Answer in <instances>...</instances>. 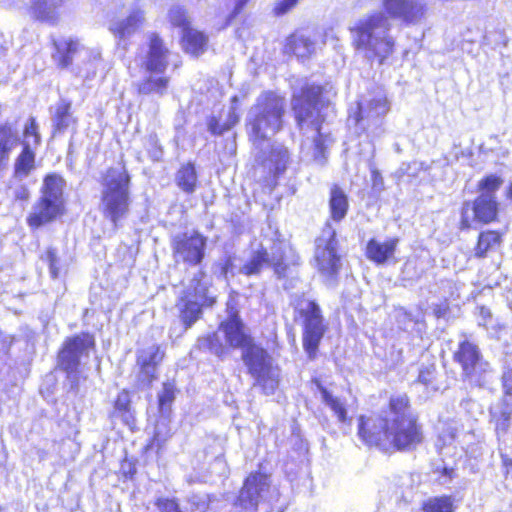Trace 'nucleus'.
<instances>
[{
    "mask_svg": "<svg viewBox=\"0 0 512 512\" xmlns=\"http://www.w3.org/2000/svg\"><path fill=\"white\" fill-rule=\"evenodd\" d=\"M384 11L376 10L359 17L350 27L351 42L357 54L370 65H383L396 47L390 18L416 24L424 17V0H381Z\"/></svg>",
    "mask_w": 512,
    "mask_h": 512,
    "instance_id": "f257e3e1",
    "label": "nucleus"
},
{
    "mask_svg": "<svg viewBox=\"0 0 512 512\" xmlns=\"http://www.w3.org/2000/svg\"><path fill=\"white\" fill-rule=\"evenodd\" d=\"M358 436L368 446L382 450H414L423 441L422 427L411 412L407 395L392 396L388 410L377 415L361 416Z\"/></svg>",
    "mask_w": 512,
    "mask_h": 512,
    "instance_id": "f03ea898",
    "label": "nucleus"
},
{
    "mask_svg": "<svg viewBox=\"0 0 512 512\" xmlns=\"http://www.w3.org/2000/svg\"><path fill=\"white\" fill-rule=\"evenodd\" d=\"M322 88L315 84H305L292 96V109L299 129L303 133L301 154L307 161L324 165L327 160L329 135L322 132V117L318 109V99Z\"/></svg>",
    "mask_w": 512,
    "mask_h": 512,
    "instance_id": "7ed1b4c3",
    "label": "nucleus"
},
{
    "mask_svg": "<svg viewBox=\"0 0 512 512\" xmlns=\"http://www.w3.org/2000/svg\"><path fill=\"white\" fill-rule=\"evenodd\" d=\"M285 107V99L275 92L264 91L257 97L245 120L248 136L255 146L259 147L282 130Z\"/></svg>",
    "mask_w": 512,
    "mask_h": 512,
    "instance_id": "20e7f679",
    "label": "nucleus"
},
{
    "mask_svg": "<svg viewBox=\"0 0 512 512\" xmlns=\"http://www.w3.org/2000/svg\"><path fill=\"white\" fill-rule=\"evenodd\" d=\"M130 175L125 167H112L107 170L103 179L100 208L103 216L118 227L130 206Z\"/></svg>",
    "mask_w": 512,
    "mask_h": 512,
    "instance_id": "39448f33",
    "label": "nucleus"
},
{
    "mask_svg": "<svg viewBox=\"0 0 512 512\" xmlns=\"http://www.w3.org/2000/svg\"><path fill=\"white\" fill-rule=\"evenodd\" d=\"M55 52L54 60L61 68L73 66L79 76L90 79L96 75L101 64V52L98 48L85 47L79 40L71 37L52 38Z\"/></svg>",
    "mask_w": 512,
    "mask_h": 512,
    "instance_id": "423d86ee",
    "label": "nucleus"
},
{
    "mask_svg": "<svg viewBox=\"0 0 512 512\" xmlns=\"http://www.w3.org/2000/svg\"><path fill=\"white\" fill-rule=\"evenodd\" d=\"M94 347L93 336L81 333L68 338L58 353V368L65 372L64 387L68 393L77 395L80 386V360Z\"/></svg>",
    "mask_w": 512,
    "mask_h": 512,
    "instance_id": "0eeeda50",
    "label": "nucleus"
},
{
    "mask_svg": "<svg viewBox=\"0 0 512 512\" xmlns=\"http://www.w3.org/2000/svg\"><path fill=\"white\" fill-rule=\"evenodd\" d=\"M203 278V273L197 272L176 305L185 331L200 319L203 306H210L215 302L214 297L209 295L208 284Z\"/></svg>",
    "mask_w": 512,
    "mask_h": 512,
    "instance_id": "6e6552de",
    "label": "nucleus"
},
{
    "mask_svg": "<svg viewBox=\"0 0 512 512\" xmlns=\"http://www.w3.org/2000/svg\"><path fill=\"white\" fill-rule=\"evenodd\" d=\"M314 259L319 273L328 285H335L341 269V256L338 253V240L335 229L327 223L315 241Z\"/></svg>",
    "mask_w": 512,
    "mask_h": 512,
    "instance_id": "1a4fd4ad",
    "label": "nucleus"
},
{
    "mask_svg": "<svg viewBox=\"0 0 512 512\" xmlns=\"http://www.w3.org/2000/svg\"><path fill=\"white\" fill-rule=\"evenodd\" d=\"M242 359L263 392L273 394L279 384V372L272 367L267 351L253 342L242 350Z\"/></svg>",
    "mask_w": 512,
    "mask_h": 512,
    "instance_id": "9d476101",
    "label": "nucleus"
},
{
    "mask_svg": "<svg viewBox=\"0 0 512 512\" xmlns=\"http://www.w3.org/2000/svg\"><path fill=\"white\" fill-rule=\"evenodd\" d=\"M294 308L303 322V347L312 358L325 333L320 306L313 300L300 297L294 303Z\"/></svg>",
    "mask_w": 512,
    "mask_h": 512,
    "instance_id": "9b49d317",
    "label": "nucleus"
},
{
    "mask_svg": "<svg viewBox=\"0 0 512 512\" xmlns=\"http://www.w3.org/2000/svg\"><path fill=\"white\" fill-rule=\"evenodd\" d=\"M454 360L462 368V376L471 385L483 387L490 379V364L485 361L478 346L468 340L459 343Z\"/></svg>",
    "mask_w": 512,
    "mask_h": 512,
    "instance_id": "f8f14e48",
    "label": "nucleus"
},
{
    "mask_svg": "<svg viewBox=\"0 0 512 512\" xmlns=\"http://www.w3.org/2000/svg\"><path fill=\"white\" fill-rule=\"evenodd\" d=\"M390 110L386 94L378 91L373 97L363 99L357 103L355 110H351L348 122H353L363 131L378 134L383 118Z\"/></svg>",
    "mask_w": 512,
    "mask_h": 512,
    "instance_id": "ddd939ff",
    "label": "nucleus"
},
{
    "mask_svg": "<svg viewBox=\"0 0 512 512\" xmlns=\"http://www.w3.org/2000/svg\"><path fill=\"white\" fill-rule=\"evenodd\" d=\"M64 187L65 181L61 176L50 174L45 177L38 211L34 212V227L48 223L63 213Z\"/></svg>",
    "mask_w": 512,
    "mask_h": 512,
    "instance_id": "4468645a",
    "label": "nucleus"
},
{
    "mask_svg": "<svg viewBox=\"0 0 512 512\" xmlns=\"http://www.w3.org/2000/svg\"><path fill=\"white\" fill-rule=\"evenodd\" d=\"M288 246L283 241L274 242L270 252L260 247L251 252L249 260L239 269L246 276L257 275L264 265H271L278 277L285 276L287 264L285 262Z\"/></svg>",
    "mask_w": 512,
    "mask_h": 512,
    "instance_id": "2eb2a0df",
    "label": "nucleus"
},
{
    "mask_svg": "<svg viewBox=\"0 0 512 512\" xmlns=\"http://www.w3.org/2000/svg\"><path fill=\"white\" fill-rule=\"evenodd\" d=\"M207 238L198 231L184 232L174 236L172 248L177 261L198 265L205 256Z\"/></svg>",
    "mask_w": 512,
    "mask_h": 512,
    "instance_id": "dca6fc26",
    "label": "nucleus"
},
{
    "mask_svg": "<svg viewBox=\"0 0 512 512\" xmlns=\"http://www.w3.org/2000/svg\"><path fill=\"white\" fill-rule=\"evenodd\" d=\"M269 492V477L262 473H251L244 481L237 504L247 510H256L260 501L268 500Z\"/></svg>",
    "mask_w": 512,
    "mask_h": 512,
    "instance_id": "f3484780",
    "label": "nucleus"
},
{
    "mask_svg": "<svg viewBox=\"0 0 512 512\" xmlns=\"http://www.w3.org/2000/svg\"><path fill=\"white\" fill-rule=\"evenodd\" d=\"M169 49L157 33L148 35V44L141 67L148 73L163 74L168 67Z\"/></svg>",
    "mask_w": 512,
    "mask_h": 512,
    "instance_id": "a211bd4d",
    "label": "nucleus"
},
{
    "mask_svg": "<svg viewBox=\"0 0 512 512\" xmlns=\"http://www.w3.org/2000/svg\"><path fill=\"white\" fill-rule=\"evenodd\" d=\"M163 357L164 352L157 345L138 351L137 365L139 366V373L137 379L141 388H149L153 381L157 379V367L162 362Z\"/></svg>",
    "mask_w": 512,
    "mask_h": 512,
    "instance_id": "6ab92c4d",
    "label": "nucleus"
},
{
    "mask_svg": "<svg viewBox=\"0 0 512 512\" xmlns=\"http://www.w3.org/2000/svg\"><path fill=\"white\" fill-rule=\"evenodd\" d=\"M219 332L223 335L226 344L232 348L244 350L253 343L252 337L245 331V325L237 312L221 322Z\"/></svg>",
    "mask_w": 512,
    "mask_h": 512,
    "instance_id": "aec40b11",
    "label": "nucleus"
},
{
    "mask_svg": "<svg viewBox=\"0 0 512 512\" xmlns=\"http://www.w3.org/2000/svg\"><path fill=\"white\" fill-rule=\"evenodd\" d=\"M256 161L267 169L270 174L278 176L285 172L290 163V154L286 147L281 144H275L270 148L268 154L260 151L256 155Z\"/></svg>",
    "mask_w": 512,
    "mask_h": 512,
    "instance_id": "412c9836",
    "label": "nucleus"
},
{
    "mask_svg": "<svg viewBox=\"0 0 512 512\" xmlns=\"http://www.w3.org/2000/svg\"><path fill=\"white\" fill-rule=\"evenodd\" d=\"M144 21V11L140 8H134L125 19L111 21L109 30L115 37L124 40L132 36L143 25Z\"/></svg>",
    "mask_w": 512,
    "mask_h": 512,
    "instance_id": "4be33fe9",
    "label": "nucleus"
},
{
    "mask_svg": "<svg viewBox=\"0 0 512 512\" xmlns=\"http://www.w3.org/2000/svg\"><path fill=\"white\" fill-rule=\"evenodd\" d=\"M285 51L297 58H308L316 51V34L310 35L298 31L286 39Z\"/></svg>",
    "mask_w": 512,
    "mask_h": 512,
    "instance_id": "5701e85b",
    "label": "nucleus"
},
{
    "mask_svg": "<svg viewBox=\"0 0 512 512\" xmlns=\"http://www.w3.org/2000/svg\"><path fill=\"white\" fill-rule=\"evenodd\" d=\"M475 218L482 223L494 221L498 213V203L495 195L481 193L473 202Z\"/></svg>",
    "mask_w": 512,
    "mask_h": 512,
    "instance_id": "b1692460",
    "label": "nucleus"
},
{
    "mask_svg": "<svg viewBox=\"0 0 512 512\" xmlns=\"http://www.w3.org/2000/svg\"><path fill=\"white\" fill-rule=\"evenodd\" d=\"M397 245V238L389 239L383 243L376 239H371L366 247L367 258L378 265L384 264L394 255Z\"/></svg>",
    "mask_w": 512,
    "mask_h": 512,
    "instance_id": "393cba45",
    "label": "nucleus"
},
{
    "mask_svg": "<svg viewBox=\"0 0 512 512\" xmlns=\"http://www.w3.org/2000/svg\"><path fill=\"white\" fill-rule=\"evenodd\" d=\"M157 74L158 73H150L148 77L138 83L137 88L139 94H155L159 97L166 94L170 79L167 76H157Z\"/></svg>",
    "mask_w": 512,
    "mask_h": 512,
    "instance_id": "a878e982",
    "label": "nucleus"
},
{
    "mask_svg": "<svg viewBox=\"0 0 512 512\" xmlns=\"http://www.w3.org/2000/svg\"><path fill=\"white\" fill-rule=\"evenodd\" d=\"M207 41V37L201 31L191 27L182 32L183 48L187 53L193 56H199L204 53L207 47Z\"/></svg>",
    "mask_w": 512,
    "mask_h": 512,
    "instance_id": "bb28decb",
    "label": "nucleus"
},
{
    "mask_svg": "<svg viewBox=\"0 0 512 512\" xmlns=\"http://www.w3.org/2000/svg\"><path fill=\"white\" fill-rule=\"evenodd\" d=\"M329 208L331 218L337 222L345 218L349 208L347 195L336 185L330 191Z\"/></svg>",
    "mask_w": 512,
    "mask_h": 512,
    "instance_id": "cd10ccee",
    "label": "nucleus"
},
{
    "mask_svg": "<svg viewBox=\"0 0 512 512\" xmlns=\"http://www.w3.org/2000/svg\"><path fill=\"white\" fill-rule=\"evenodd\" d=\"M17 133L8 124L0 125V170L6 165L11 150L18 144Z\"/></svg>",
    "mask_w": 512,
    "mask_h": 512,
    "instance_id": "c85d7f7f",
    "label": "nucleus"
},
{
    "mask_svg": "<svg viewBox=\"0 0 512 512\" xmlns=\"http://www.w3.org/2000/svg\"><path fill=\"white\" fill-rule=\"evenodd\" d=\"M501 234L497 231L487 230L481 232L478 237L477 245L474 249L475 257L485 258L489 252H493L501 245Z\"/></svg>",
    "mask_w": 512,
    "mask_h": 512,
    "instance_id": "c756f323",
    "label": "nucleus"
},
{
    "mask_svg": "<svg viewBox=\"0 0 512 512\" xmlns=\"http://www.w3.org/2000/svg\"><path fill=\"white\" fill-rule=\"evenodd\" d=\"M71 104L62 100L56 106L55 115L53 118L54 131L64 133L69 128H74L76 120L70 113Z\"/></svg>",
    "mask_w": 512,
    "mask_h": 512,
    "instance_id": "7c9ffc66",
    "label": "nucleus"
},
{
    "mask_svg": "<svg viewBox=\"0 0 512 512\" xmlns=\"http://www.w3.org/2000/svg\"><path fill=\"white\" fill-rule=\"evenodd\" d=\"M131 400L127 391H121L114 403L113 416L119 417L125 425L131 426L134 423V416L131 411Z\"/></svg>",
    "mask_w": 512,
    "mask_h": 512,
    "instance_id": "2f4dec72",
    "label": "nucleus"
},
{
    "mask_svg": "<svg viewBox=\"0 0 512 512\" xmlns=\"http://www.w3.org/2000/svg\"><path fill=\"white\" fill-rule=\"evenodd\" d=\"M64 0H37L34 2V16L49 23L57 19V8Z\"/></svg>",
    "mask_w": 512,
    "mask_h": 512,
    "instance_id": "473e14b6",
    "label": "nucleus"
},
{
    "mask_svg": "<svg viewBox=\"0 0 512 512\" xmlns=\"http://www.w3.org/2000/svg\"><path fill=\"white\" fill-rule=\"evenodd\" d=\"M176 183L186 193H193L197 184V174L193 164L182 166L176 174Z\"/></svg>",
    "mask_w": 512,
    "mask_h": 512,
    "instance_id": "72a5a7b5",
    "label": "nucleus"
},
{
    "mask_svg": "<svg viewBox=\"0 0 512 512\" xmlns=\"http://www.w3.org/2000/svg\"><path fill=\"white\" fill-rule=\"evenodd\" d=\"M423 512H454V498L450 495L430 497L422 503Z\"/></svg>",
    "mask_w": 512,
    "mask_h": 512,
    "instance_id": "f704fd0d",
    "label": "nucleus"
},
{
    "mask_svg": "<svg viewBox=\"0 0 512 512\" xmlns=\"http://www.w3.org/2000/svg\"><path fill=\"white\" fill-rule=\"evenodd\" d=\"M32 170V151L29 144H25L21 154L14 164V177L22 181L27 178Z\"/></svg>",
    "mask_w": 512,
    "mask_h": 512,
    "instance_id": "c9c22d12",
    "label": "nucleus"
},
{
    "mask_svg": "<svg viewBox=\"0 0 512 512\" xmlns=\"http://www.w3.org/2000/svg\"><path fill=\"white\" fill-rule=\"evenodd\" d=\"M320 392L323 402L333 411L338 421L346 423L348 416L345 401L333 396L326 388H321Z\"/></svg>",
    "mask_w": 512,
    "mask_h": 512,
    "instance_id": "e433bc0d",
    "label": "nucleus"
},
{
    "mask_svg": "<svg viewBox=\"0 0 512 512\" xmlns=\"http://www.w3.org/2000/svg\"><path fill=\"white\" fill-rule=\"evenodd\" d=\"M175 393L176 387L173 382L167 381L163 383L162 389L158 393V406L163 418L170 412L171 404L175 399Z\"/></svg>",
    "mask_w": 512,
    "mask_h": 512,
    "instance_id": "4c0bfd02",
    "label": "nucleus"
},
{
    "mask_svg": "<svg viewBox=\"0 0 512 512\" xmlns=\"http://www.w3.org/2000/svg\"><path fill=\"white\" fill-rule=\"evenodd\" d=\"M219 330L215 333L201 337L197 341V345L202 350H207L216 356H221L224 353V345L220 337Z\"/></svg>",
    "mask_w": 512,
    "mask_h": 512,
    "instance_id": "58836bf2",
    "label": "nucleus"
},
{
    "mask_svg": "<svg viewBox=\"0 0 512 512\" xmlns=\"http://www.w3.org/2000/svg\"><path fill=\"white\" fill-rule=\"evenodd\" d=\"M436 366L434 364L422 365L419 369L416 383L422 384L426 387H430L433 390H437L435 384L436 378Z\"/></svg>",
    "mask_w": 512,
    "mask_h": 512,
    "instance_id": "ea45409f",
    "label": "nucleus"
},
{
    "mask_svg": "<svg viewBox=\"0 0 512 512\" xmlns=\"http://www.w3.org/2000/svg\"><path fill=\"white\" fill-rule=\"evenodd\" d=\"M169 21L170 23L175 26L182 29V32L185 29L190 28V21L186 14V11L180 7V6H173L169 10Z\"/></svg>",
    "mask_w": 512,
    "mask_h": 512,
    "instance_id": "a19ab883",
    "label": "nucleus"
},
{
    "mask_svg": "<svg viewBox=\"0 0 512 512\" xmlns=\"http://www.w3.org/2000/svg\"><path fill=\"white\" fill-rule=\"evenodd\" d=\"M40 261L46 264L49 268L50 276L57 278L60 272L59 258L56 254L55 249L48 248L44 254L40 256Z\"/></svg>",
    "mask_w": 512,
    "mask_h": 512,
    "instance_id": "79ce46f5",
    "label": "nucleus"
},
{
    "mask_svg": "<svg viewBox=\"0 0 512 512\" xmlns=\"http://www.w3.org/2000/svg\"><path fill=\"white\" fill-rule=\"evenodd\" d=\"M502 184L503 179L500 176L490 174L479 181L478 188L481 193H491L495 195V192L501 187Z\"/></svg>",
    "mask_w": 512,
    "mask_h": 512,
    "instance_id": "37998d69",
    "label": "nucleus"
},
{
    "mask_svg": "<svg viewBox=\"0 0 512 512\" xmlns=\"http://www.w3.org/2000/svg\"><path fill=\"white\" fill-rule=\"evenodd\" d=\"M157 512H182L178 502L170 498H158L155 501Z\"/></svg>",
    "mask_w": 512,
    "mask_h": 512,
    "instance_id": "c03bdc74",
    "label": "nucleus"
},
{
    "mask_svg": "<svg viewBox=\"0 0 512 512\" xmlns=\"http://www.w3.org/2000/svg\"><path fill=\"white\" fill-rule=\"evenodd\" d=\"M169 436V431L167 430V423L165 419H161L157 422L154 431L153 444L160 447L162 443H164Z\"/></svg>",
    "mask_w": 512,
    "mask_h": 512,
    "instance_id": "a18cd8bd",
    "label": "nucleus"
},
{
    "mask_svg": "<svg viewBox=\"0 0 512 512\" xmlns=\"http://www.w3.org/2000/svg\"><path fill=\"white\" fill-rule=\"evenodd\" d=\"M239 101L238 96H233L231 99V107L229 109L227 119L224 121L225 128L227 130H230L232 127H234L240 120V115L237 112V103Z\"/></svg>",
    "mask_w": 512,
    "mask_h": 512,
    "instance_id": "49530a36",
    "label": "nucleus"
},
{
    "mask_svg": "<svg viewBox=\"0 0 512 512\" xmlns=\"http://www.w3.org/2000/svg\"><path fill=\"white\" fill-rule=\"evenodd\" d=\"M147 151L153 161H159L161 159L163 151L156 135H150L147 138Z\"/></svg>",
    "mask_w": 512,
    "mask_h": 512,
    "instance_id": "de8ad7c7",
    "label": "nucleus"
},
{
    "mask_svg": "<svg viewBox=\"0 0 512 512\" xmlns=\"http://www.w3.org/2000/svg\"><path fill=\"white\" fill-rule=\"evenodd\" d=\"M299 0H276L273 8V12L277 16H282L293 9Z\"/></svg>",
    "mask_w": 512,
    "mask_h": 512,
    "instance_id": "09e8293b",
    "label": "nucleus"
},
{
    "mask_svg": "<svg viewBox=\"0 0 512 512\" xmlns=\"http://www.w3.org/2000/svg\"><path fill=\"white\" fill-rule=\"evenodd\" d=\"M502 385L506 395L512 396V363L504 365Z\"/></svg>",
    "mask_w": 512,
    "mask_h": 512,
    "instance_id": "8fccbe9b",
    "label": "nucleus"
},
{
    "mask_svg": "<svg viewBox=\"0 0 512 512\" xmlns=\"http://www.w3.org/2000/svg\"><path fill=\"white\" fill-rule=\"evenodd\" d=\"M510 425V413L504 411L496 420V432L498 435L505 434Z\"/></svg>",
    "mask_w": 512,
    "mask_h": 512,
    "instance_id": "3c124183",
    "label": "nucleus"
},
{
    "mask_svg": "<svg viewBox=\"0 0 512 512\" xmlns=\"http://www.w3.org/2000/svg\"><path fill=\"white\" fill-rule=\"evenodd\" d=\"M208 130L213 134V135H221L223 134L225 131H228L226 128H225V124H221L219 122V120L216 118V117H211L209 120H208Z\"/></svg>",
    "mask_w": 512,
    "mask_h": 512,
    "instance_id": "603ef678",
    "label": "nucleus"
},
{
    "mask_svg": "<svg viewBox=\"0 0 512 512\" xmlns=\"http://www.w3.org/2000/svg\"><path fill=\"white\" fill-rule=\"evenodd\" d=\"M458 429L454 425H448L447 428L442 432L440 440H443L444 444L451 443L457 435Z\"/></svg>",
    "mask_w": 512,
    "mask_h": 512,
    "instance_id": "864d4df0",
    "label": "nucleus"
},
{
    "mask_svg": "<svg viewBox=\"0 0 512 512\" xmlns=\"http://www.w3.org/2000/svg\"><path fill=\"white\" fill-rule=\"evenodd\" d=\"M248 2L249 0H235L234 8L227 17V24H230L232 20L236 18V16L242 11Z\"/></svg>",
    "mask_w": 512,
    "mask_h": 512,
    "instance_id": "5fc2aeb1",
    "label": "nucleus"
},
{
    "mask_svg": "<svg viewBox=\"0 0 512 512\" xmlns=\"http://www.w3.org/2000/svg\"><path fill=\"white\" fill-rule=\"evenodd\" d=\"M492 314L489 308H486L484 306H481L479 308V325L480 326H486L488 320L491 318Z\"/></svg>",
    "mask_w": 512,
    "mask_h": 512,
    "instance_id": "6e6d98bb",
    "label": "nucleus"
},
{
    "mask_svg": "<svg viewBox=\"0 0 512 512\" xmlns=\"http://www.w3.org/2000/svg\"><path fill=\"white\" fill-rule=\"evenodd\" d=\"M29 194V189L25 186H21L15 189V195L20 200H28Z\"/></svg>",
    "mask_w": 512,
    "mask_h": 512,
    "instance_id": "4d7b16f0",
    "label": "nucleus"
},
{
    "mask_svg": "<svg viewBox=\"0 0 512 512\" xmlns=\"http://www.w3.org/2000/svg\"><path fill=\"white\" fill-rule=\"evenodd\" d=\"M229 273H231L232 275L234 274L231 258L226 259L222 267V274L225 276V278H227Z\"/></svg>",
    "mask_w": 512,
    "mask_h": 512,
    "instance_id": "13d9d810",
    "label": "nucleus"
},
{
    "mask_svg": "<svg viewBox=\"0 0 512 512\" xmlns=\"http://www.w3.org/2000/svg\"><path fill=\"white\" fill-rule=\"evenodd\" d=\"M373 187L378 188L383 185V178L377 170L372 171Z\"/></svg>",
    "mask_w": 512,
    "mask_h": 512,
    "instance_id": "bf43d9fd",
    "label": "nucleus"
},
{
    "mask_svg": "<svg viewBox=\"0 0 512 512\" xmlns=\"http://www.w3.org/2000/svg\"><path fill=\"white\" fill-rule=\"evenodd\" d=\"M422 167V164L421 163H417V162H414L412 164H409L407 166V173H408V176H416V172L418 170H420Z\"/></svg>",
    "mask_w": 512,
    "mask_h": 512,
    "instance_id": "052dcab7",
    "label": "nucleus"
},
{
    "mask_svg": "<svg viewBox=\"0 0 512 512\" xmlns=\"http://www.w3.org/2000/svg\"><path fill=\"white\" fill-rule=\"evenodd\" d=\"M442 475L445 476L448 481H450L454 477V469L453 468H448V467H443Z\"/></svg>",
    "mask_w": 512,
    "mask_h": 512,
    "instance_id": "680f3d73",
    "label": "nucleus"
},
{
    "mask_svg": "<svg viewBox=\"0 0 512 512\" xmlns=\"http://www.w3.org/2000/svg\"><path fill=\"white\" fill-rule=\"evenodd\" d=\"M506 197L512 201V183L507 188Z\"/></svg>",
    "mask_w": 512,
    "mask_h": 512,
    "instance_id": "e2e57ef3",
    "label": "nucleus"
},
{
    "mask_svg": "<svg viewBox=\"0 0 512 512\" xmlns=\"http://www.w3.org/2000/svg\"><path fill=\"white\" fill-rule=\"evenodd\" d=\"M32 127V118H30L25 125V132L29 133V129Z\"/></svg>",
    "mask_w": 512,
    "mask_h": 512,
    "instance_id": "0e129e2a",
    "label": "nucleus"
},
{
    "mask_svg": "<svg viewBox=\"0 0 512 512\" xmlns=\"http://www.w3.org/2000/svg\"><path fill=\"white\" fill-rule=\"evenodd\" d=\"M26 222L29 226H32V213L27 215Z\"/></svg>",
    "mask_w": 512,
    "mask_h": 512,
    "instance_id": "69168bd1",
    "label": "nucleus"
},
{
    "mask_svg": "<svg viewBox=\"0 0 512 512\" xmlns=\"http://www.w3.org/2000/svg\"><path fill=\"white\" fill-rule=\"evenodd\" d=\"M33 137H34V143L38 142L39 141V135L37 134L36 130L34 129V134H33Z\"/></svg>",
    "mask_w": 512,
    "mask_h": 512,
    "instance_id": "338daca9",
    "label": "nucleus"
},
{
    "mask_svg": "<svg viewBox=\"0 0 512 512\" xmlns=\"http://www.w3.org/2000/svg\"><path fill=\"white\" fill-rule=\"evenodd\" d=\"M435 314H436V316H437V317H441V316H442V311H441V309H437V310H435Z\"/></svg>",
    "mask_w": 512,
    "mask_h": 512,
    "instance_id": "774afa93",
    "label": "nucleus"
}]
</instances>
